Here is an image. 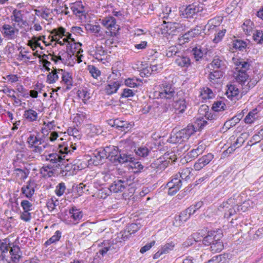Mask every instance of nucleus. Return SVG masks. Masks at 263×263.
Instances as JSON below:
<instances>
[{
    "label": "nucleus",
    "instance_id": "nucleus-1",
    "mask_svg": "<svg viewBox=\"0 0 263 263\" xmlns=\"http://www.w3.org/2000/svg\"><path fill=\"white\" fill-rule=\"evenodd\" d=\"M223 234L221 230L208 231L202 239L205 246H210L211 250L213 253L220 252L223 249V243L221 240Z\"/></svg>",
    "mask_w": 263,
    "mask_h": 263
},
{
    "label": "nucleus",
    "instance_id": "nucleus-2",
    "mask_svg": "<svg viewBox=\"0 0 263 263\" xmlns=\"http://www.w3.org/2000/svg\"><path fill=\"white\" fill-rule=\"evenodd\" d=\"M104 150L107 151L106 158H108L115 165L126 163L133 159L129 152L120 150L116 146H106Z\"/></svg>",
    "mask_w": 263,
    "mask_h": 263
},
{
    "label": "nucleus",
    "instance_id": "nucleus-3",
    "mask_svg": "<svg viewBox=\"0 0 263 263\" xmlns=\"http://www.w3.org/2000/svg\"><path fill=\"white\" fill-rule=\"evenodd\" d=\"M134 177L129 176V178L124 177L122 179L115 180L109 187L106 190L107 193L105 194L110 195L111 192L117 193L123 192L127 186H130L133 183Z\"/></svg>",
    "mask_w": 263,
    "mask_h": 263
},
{
    "label": "nucleus",
    "instance_id": "nucleus-4",
    "mask_svg": "<svg viewBox=\"0 0 263 263\" xmlns=\"http://www.w3.org/2000/svg\"><path fill=\"white\" fill-rule=\"evenodd\" d=\"M208 122L206 121H202L200 120L198 123H195V124H189L186 128L181 129V130L185 136V138L187 140L197 130H200L203 128Z\"/></svg>",
    "mask_w": 263,
    "mask_h": 263
},
{
    "label": "nucleus",
    "instance_id": "nucleus-5",
    "mask_svg": "<svg viewBox=\"0 0 263 263\" xmlns=\"http://www.w3.org/2000/svg\"><path fill=\"white\" fill-rule=\"evenodd\" d=\"M19 30L15 27V24L13 26L9 24H5L1 28V32L3 36L8 40L15 39L18 33Z\"/></svg>",
    "mask_w": 263,
    "mask_h": 263
},
{
    "label": "nucleus",
    "instance_id": "nucleus-6",
    "mask_svg": "<svg viewBox=\"0 0 263 263\" xmlns=\"http://www.w3.org/2000/svg\"><path fill=\"white\" fill-rule=\"evenodd\" d=\"M107 151L101 148L96 149L92 154L91 158L88 160L89 164H93L94 165H98L103 163V160L106 158Z\"/></svg>",
    "mask_w": 263,
    "mask_h": 263
},
{
    "label": "nucleus",
    "instance_id": "nucleus-7",
    "mask_svg": "<svg viewBox=\"0 0 263 263\" xmlns=\"http://www.w3.org/2000/svg\"><path fill=\"white\" fill-rule=\"evenodd\" d=\"M167 164V161H163L161 159H157L149 165H145L146 173H152L154 171H156L157 173L159 171L165 169Z\"/></svg>",
    "mask_w": 263,
    "mask_h": 263
},
{
    "label": "nucleus",
    "instance_id": "nucleus-8",
    "mask_svg": "<svg viewBox=\"0 0 263 263\" xmlns=\"http://www.w3.org/2000/svg\"><path fill=\"white\" fill-rule=\"evenodd\" d=\"M182 185L181 179L174 176L172 180L167 183V186L168 188V194L171 196L175 195L180 190Z\"/></svg>",
    "mask_w": 263,
    "mask_h": 263
},
{
    "label": "nucleus",
    "instance_id": "nucleus-9",
    "mask_svg": "<svg viewBox=\"0 0 263 263\" xmlns=\"http://www.w3.org/2000/svg\"><path fill=\"white\" fill-rule=\"evenodd\" d=\"M108 124L112 127H114L122 132H126L130 128V124L127 121L120 120L118 119L110 120Z\"/></svg>",
    "mask_w": 263,
    "mask_h": 263
},
{
    "label": "nucleus",
    "instance_id": "nucleus-10",
    "mask_svg": "<svg viewBox=\"0 0 263 263\" xmlns=\"http://www.w3.org/2000/svg\"><path fill=\"white\" fill-rule=\"evenodd\" d=\"M40 135L39 133H36V135L30 134L28 137L27 143L28 144L29 148H31L36 145H41L44 143V139L40 137Z\"/></svg>",
    "mask_w": 263,
    "mask_h": 263
},
{
    "label": "nucleus",
    "instance_id": "nucleus-11",
    "mask_svg": "<svg viewBox=\"0 0 263 263\" xmlns=\"http://www.w3.org/2000/svg\"><path fill=\"white\" fill-rule=\"evenodd\" d=\"M199 11L198 7L194 5H189L182 11L181 15L184 18H193Z\"/></svg>",
    "mask_w": 263,
    "mask_h": 263
},
{
    "label": "nucleus",
    "instance_id": "nucleus-12",
    "mask_svg": "<svg viewBox=\"0 0 263 263\" xmlns=\"http://www.w3.org/2000/svg\"><path fill=\"white\" fill-rule=\"evenodd\" d=\"M175 63L178 66L185 69L189 67L192 64L190 58L187 55H182L181 53L177 55L175 60Z\"/></svg>",
    "mask_w": 263,
    "mask_h": 263
},
{
    "label": "nucleus",
    "instance_id": "nucleus-13",
    "mask_svg": "<svg viewBox=\"0 0 263 263\" xmlns=\"http://www.w3.org/2000/svg\"><path fill=\"white\" fill-rule=\"evenodd\" d=\"M175 93L174 87L172 85H165L159 92V96L161 98L170 99L174 97Z\"/></svg>",
    "mask_w": 263,
    "mask_h": 263
},
{
    "label": "nucleus",
    "instance_id": "nucleus-14",
    "mask_svg": "<svg viewBox=\"0 0 263 263\" xmlns=\"http://www.w3.org/2000/svg\"><path fill=\"white\" fill-rule=\"evenodd\" d=\"M60 174L62 176L67 177L70 176L75 174L76 171L74 170V164L72 163H67L66 164H62L60 165Z\"/></svg>",
    "mask_w": 263,
    "mask_h": 263
},
{
    "label": "nucleus",
    "instance_id": "nucleus-15",
    "mask_svg": "<svg viewBox=\"0 0 263 263\" xmlns=\"http://www.w3.org/2000/svg\"><path fill=\"white\" fill-rule=\"evenodd\" d=\"M82 46V44L78 42L76 43L74 39H72V42H68L66 45V50L69 53L71 54H74L75 53L79 54L81 52H83L82 49L81 47Z\"/></svg>",
    "mask_w": 263,
    "mask_h": 263
},
{
    "label": "nucleus",
    "instance_id": "nucleus-16",
    "mask_svg": "<svg viewBox=\"0 0 263 263\" xmlns=\"http://www.w3.org/2000/svg\"><path fill=\"white\" fill-rule=\"evenodd\" d=\"M233 60L235 65L236 66L237 71L247 72L250 68L251 64L248 62V60L247 61L243 59H233Z\"/></svg>",
    "mask_w": 263,
    "mask_h": 263
},
{
    "label": "nucleus",
    "instance_id": "nucleus-17",
    "mask_svg": "<svg viewBox=\"0 0 263 263\" xmlns=\"http://www.w3.org/2000/svg\"><path fill=\"white\" fill-rule=\"evenodd\" d=\"M121 85L119 81H110L105 86V91L107 95L116 93Z\"/></svg>",
    "mask_w": 263,
    "mask_h": 263
},
{
    "label": "nucleus",
    "instance_id": "nucleus-18",
    "mask_svg": "<svg viewBox=\"0 0 263 263\" xmlns=\"http://www.w3.org/2000/svg\"><path fill=\"white\" fill-rule=\"evenodd\" d=\"M59 71H61L62 82L66 85V89H70L72 86V79L70 74L63 70L59 69Z\"/></svg>",
    "mask_w": 263,
    "mask_h": 263
},
{
    "label": "nucleus",
    "instance_id": "nucleus-19",
    "mask_svg": "<svg viewBox=\"0 0 263 263\" xmlns=\"http://www.w3.org/2000/svg\"><path fill=\"white\" fill-rule=\"evenodd\" d=\"M249 76L247 72L238 71L236 74L235 79L237 82L242 86V91H243V86L246 85V83L248 82Z\"/></svg>",
    "mask_w": 263,
    "mask_h": 263
},
{
    "label": "nucleus",
    "instance_id": "nucleus-20",
    "mask_svg": "<svg viewBox=\"0 0 263 263\" xmlns=\"http://www.w3.org/2000/svg\"><path fill=\"white\" fill-rule=\"evenodd\" d=\"M210 66L214 69L222 70L225 67L224 62L219 57H214Z\"/></svg>",
    "mask_w": 263,
    "mask_h": 263
},
{
    "label": "nucleus",
    "instance_id": "nucleus-21",
    "mask_svg": "<svg viewBox=\"0 0 263 263\" xmlns=\"http://www.w3.org/2000/svg\"><path fill=\"white\" fill-rule=\"evenodd\" d=\"M21 191L22 194H24L25 197L27 198H31L34 193V187L31 185V182L29 181L27 182L26 185H24Z\"/></svg>",
    "mask_w": 263,
    "mask_h": 263
},
{
    "label": "nucleus",
    "instance_id": "nucleus-22",
    "mask_svg": "<svg viewBox=\"0 0 263 263\" xmlns=\"http://www.w3.org/2000/svg\"><path fill=\"white\" fill-rule=\"evenodd\" d=\"M174 101V108L176 111H178V112H176V114L183 113L185 111V109L186 107L185 99H179L177 100L176 99Z\"/></svg>",
    "mask_w": 263,
    "mask_h": 263
},
{
    "label": "nucleus",
    "instance_id": "nucleus-23",
    "mask_svg": "<svg viewBox=\"0 0 263 263\" xmlns=\"http://www.w3.org/2000/svg\"><path fill=\"white\" fill-rule=\"evenodd\" d=\"M116 23V19L112 17H106L104 18L102 21V24L110 30V32L111 33L112 28H115Z\"/></svg>",
    "mask_w": 263,
    "mask_h": 263
},
{
    "label": "nucleus",
    "instance_id": "nucleus-24",
    "mask_svg": "<svg viewBox=\"0 0 263 263\" xmlns=\"http://www.w3.org/2000/svg\"><path fill=\"white\" fill-rule=\"evenodd\" d=\"M23 117L29 122H34L36 121L38 114L35 110L29 109L24 111Z\"/></svg>",
    "mask_w": 263,
    "mask_h": 263
},
{
    "label": "nucleus",
    "instance_id": "nucleus-25",
    "mask_svg": "<svg viewBox=\"0 0 263 263\" xmlns=\"http://www.w3.org/2000/svg\"><path fill=\"white\" fill-rule=\"evenodd\" d=\"M9 248H11L10 244L0 240V260H6V254L8 253Z\"/></svg>",
    "mask_w": 263,
    "mask_h": 263
},
{
    "label": "nucleus",
    "instance_id": "nucleus-26",
    "mask_svg": "<svg viewBox=\"0 0 263 263\" xmlns=\"http://www.w3.org/2000/svg\"><path fill=\"white\" fill-rule=\"evenodd\" d=\"M134 152L137 156L145 158L151 153V149L145 146H140L135 148Z\"/></svg>",
    "mask_w": 263,
    "mask_h": 263
},
{
    "label": "nucleus",
    "instance_id": "nucleus-27",
    "mask_svg": "<svg viewBox=\"0 0 263 263\" xmlns=\"http://www.w3.org/2000/svg\"><path fill=\"white\" fill-rule=\"evenodd\" d=\"M130 155L132 156L133 159L131 160L128 161L127 162H130L131 163V165H130L131 167L133 168L137 169V171H136L137 172H146L145 165H143L141 163V162H140L139 161H136V160L135 158V157H134V156L132 154H131L130 153Z\"/></svg>",
    "mask_w": 263,
    "mask_h": 263
},
{
    "label": "nucleus",
    "instance_id": "nucleus-28",
    "mask_svg": "<svg viewBox=\"0 0 263 263\" xmlns=\"http://www.w3.org/2000/svg\"><path fill=\"white\" fill-rule=\"evenodd\" d=\"M186 140L187 139L185 138V136L181 130L172 136L170 139V142L173 143H181Z\"/></svg>",
    "mask_w": 263,
    "mask_h": 263
},
{
    "label": "nucleus",
    "instance_id": "nucleus-29",
    "mask_svg": "<svg viewBox=\"0 0 263 263\" xmlns=\"http://www.w3.org/2000/svg\"><path fill=\"white\" fill-rule=\"evenodd\" d=\"M107 53V51L102 46L97 45L95 47V53L93 55L98 60L102 61L103 60L102 57L106 55Z\"/></svg>",
    "mask_w": 263,
    "mask_h": 263
},
{
    "label": "nucleus",
    "instance_id": "nucleus-30",
    "mask_svg": "<svg viewBox=\"0 0 263 263\" xmlns=\"http://www.w3.org/2000/svg\"><path fill=\"white\" fill-rule=\"evenodd\" d=\"M233 47L236 50H238L241 51H247L248 47V43L246 41H244L241 40H236L233 42Z\"/></svg>",
    "mask_w": 263,
    "mask_h": 263
},
{
    "label": "nucleus",
    "instance_id": "nucleus-31",
    "mask_svg": "<svg viewBox=\"0 0 263 263\" xmlns=\"http://www.w3.org/2000/svg\"><path fill=\"white\" fill-rule=\"evenodd\" d=\"M65 155L62 156L58 153H51L46 156V160L49 161L52 163H57L61 162V161L65 159Z\"/></svg>",
    "mask_w": 263,
    "mask_h": 263
},
{
    "label": "nucleus",
    "instance_id": "nucleus-32",
    "mask_svg": "<svg viewBox=\"0 0 263 263\" xmlns=\"http://www.w3.org/2000/svg\"><path fill=\"white\" fill-rule=\"evenodd\" d=\"M59 69L55 68L48 74L47 80L48 83L53 84L59 79V74L61 73V71H59Z\"/></svg>",
    "mask_w": 263,
    "mask_h": 263
},
{
    "label": "nucleus",
    "instance_id": "nucleus-33",
    "mask_svg": "<svg viewBox=\"0 0 263 263\" xmlns=\"http://www.w3.org/2000/svg\"><path fill=\"white\" fill-rule=\"evenodd\" d=\"M191 173L190 168L186 167L183 168L179 172L178 174H177L175 176L181 179L182 180L187 181L190 179V174Z\"/></svg>",
    "mask_w": 263,
    "mask_h": 263
},
{
    "label": "nucleus",
    "instance_id": "nucleus-34",
    "mask_svg": "<svg viewBox=\"0 0 263 263\" xmlns=\"http://www.w3.org/2000/svg\"><path fill=\"white\" fill-rule=\"evenodd\" d=\"M212 71H210L209 74V79L210 82H213L216 80L220 79L223 74V72L221 70H215L211 68Z\"/></svg>",
    "mask_w": 263,
    "mask_h": 263
},
{
    "label": "nucleus",
    "instance_id": "nucleus-35",
    "mask_svg": "<svg viewBox=\"0 0 263 263\" xmlns=\"http://www.w3.org/2000/svg\"><path fill=\"white\" fill-rule=\"evenodd\" d=\"M20 145L21 146V148L16 151L17 153L16 155V159L21 161L27 157V149L26 148L25 144H21Z\"/></svg>",
    "mask_w": 263,
    "mask_h": 263
},
{
    "label": "nucleus",
    "instance_id": "nucleus-36",
    "mask_svg": "<svg viewBox=\"0 0 263 263\" xmlns=\"http://www.w3.org/2000/svg\"><path fill=\"white\" fill-rule=\"evenodd\" d=\"M205 149V146L200 145H199L196 148L192 149L190 151L187 155L190 158L195 159L197 158L199 155L201 154Z\"/></svg>",
    "mask_w": 263,
    "mask_h": 263
},
{
    "label": "nucleus",
    "instance_id": "nucleus-37",
    "mask_svg": "<svg viewBox=\"0 0 263 263\" xmlns=\"http://www.w3.org/2000/svg\"><path fill=\"white\" fill-rule=\"evenodd\" d=\"M192 53L196 61H198L202 58L204 51L201 46H198L193 48Z\"/></svg>",
    "mask_w": 263,
    "mask_h": 263
},
{
    "label": "nucleus",
    "instance_id": "nucleus-38",
    "mask_svg": "<svg viewBox=\"0 0 263 263\" xmlns=\"http://www.w3.org/2000/svg\"><path fill=\"white\" fill-rule=\"evenodd\" d=\"M142 81L137 78H128L125 80L126 86L131 88L137 87L141 85Z\"/></svg>",
    "mask_w": 263,
    "mask_h": 263
},
{
    "label": "nucleus",
    "instance_id": "nucleus-39",
    "mask_svg": "<svg viewBox=\"0 0 263 263\" xmlns=\"http://www.w3.org/2000/svg\"><path fill=\"white\" fill-rule=\"evenodd\" d=\"M228 87V88L226 93L228 98L237 97L238 96L239 90L235 85L231 84Z\"/></svg>",
    "mask_w": 263,
    "mask_h": 263
},
{
    "label": "nucleus",
    "instance_id": "nucleus-40",
    "mask_svg": "<svg viewBox=\"0 0 263 263\" xmlns=\"http://www.w3.org/2000/svg\"><path fill=\"white\" fill-rule=\"evenodd\" d=\"M202 28L201 26H197L194 29L189 31L187 33H185L184 35V37L186 39H189V37L193 38L195 37L196 35H199L201 33V31Z\"/></svg>",
    "mask_w": 263,
    "mask_h": 263
},
{
    "label": "nucleus",
    "instance_id": "nucleus-41",
    "mask_svg": "<svg viewBox=\"0 0 263 263\" xmlns=\"http://www.w3.org/2000/svg\"><path fill=\"white\" fill-rule=\"evenodd\" d=\"M69 214L70 216L74 220H78L81 219L83 217L82 211L79 209H77L75 207H72L69 210Z\"/></svg>",
    "mask_w": 263,
    "mask_h": 263
},
{
    "label": "nucleus",
    "instance_id": "nucleus-42",
    "mask_svg": "<svg viewBox=\"0 0 263 263\" xmlns=\"http://www.w3.org/2000/svg\"><path fill=\"white\" fill-rule=\"evenodd\" d=\"M106 247L107 249L108 254H112L117 252L120 248V246L117 242V241L115 242L114 241L108 242Z\"/></svg>",
    "mask_w": 263,
    "mask_h": 263
},
{
    "label": "nucleus",
    "instance_id": "nucleus-43",
    "mask_svg": "<svg viewBox=\"0 0 263 263\" xmlns=\"http://www.w3.org/2000/svg\"><path fill=\"white\" fill-rule=\"evenodd\" d=\"M216 20L215 19H211L208 21V23L204 27V29L208 30L209 33L213 31H217V25H216Z\"/></svg>",
    "mask_w": 263,
    "mask_h": 263
},
{
    "label": "nucleus",
    "instance_id": "nucleus-44",
    "mask_svg": "<svg viewBox=\"0 0 263 263\" xmlns=\"http://www.w3.org/2000/svg\"><path fill=\"white\" fill-rule=\"evenodd\" d=\"M12 21L15 23H22L23 20V14L21 10L14 9L12 12Z\"/></svg>",
    "mask_w": 263,
    "mask_h": 263
},
{
    "label": "nucleus",
    "instance_id": "nucleus-45",
    "mask_svg": "<svg viewBox=\"0 0 263 263\" xmlns=\"http://www.w3.org/2000/svg\"><path fill=\"white\" fill-rule=\"evenodd\" d=\"M150 67L152 72H158L162 68L161 61L157 59H152Z\"/></svg>",
    "mask_w": 263,
    "mask_h": 263
},
{
    "label": "nucleus",
    "instance_id": "nucleus-46",
    "mask_svg": "<svg viewBox=\"0 0 263 263\" xmlns=\"http://www.w3.org/2000/svg\"><path fill=\"white\" fill-rule=\"evenodd\" d=\"M61 237V231L58 230L55 232L54 234L51 238H50V239L45 242V245L46 246H48L52 243H54L59 241Z\"/></svg>",
    "mask_w": 263,
    "mask_h": 263
},
{
    "label": "nucleus",
    "instance_id": "nucleus-47",
    "mask_svg": "<svg viewBox=\"0 0 263 263\" xmlns=\"http://www.w3.org/2000/svg\"><path fill=\"white\" fill-rule=\"evenodd\" d=\"M181 53V52L176 46H171L168 47L166 50V56H167L168 58L173 57V55H176L177 57V55L180 54Z\"/></svg>",
    "mask_w": 263,
    "mask_h": 263
},
{
    "label": "nucleus",
    "instance_id": "nucleus-48",
    "mask_svg": "<svg viewBox=\"0 0 263 263\" xmlns=\"http://www.w3.org/2000/svg\"><path fill=\"white\" fill-rule=\"evenodd\" d=\"M253 37L257 44H262L263 43V31L255 30V32L253 33Z\"/></svg>",
    "mask_w": 263,
    "mask_h": 263
},
{
    "label": "nucleus",
    "instance_id": "nucleus-49",
    "mask_svg": "<svg viewBox=\"0 0 263 263\" xmlns=\"http://www.w3.org/2000/svg\"><path fill=\"white\" fill-rule=\"evenodd\" d=\"M226 108V105L221 101L215 102L212 106V109L215 111L224 110Z\"/></svg>",
    "mask_w": 263,
    "mask_h": 263
},
{
    "label": "nucleus",
    "instance_id": "nucleus-50",
    "mask_svg": "<svg viewBox=\"0 0 263 263\" xmlns=\"http://www.w3.org/2000/svg\"><path fill=\"white\" fill-rule=\"evenodd\" d=\"M86 28L87 30H89L91 32L98 34L99 35H102V32H101V27L98 25H92V24H87Z\"/></svg>",
    "mask_w": 263,
    "mask_h": 263
},
{
    "label": "nucleus",
    "instance_id": "nucleus-51",
    "mask_svg": "<svg viewBox=\"0 0 263 263\" xmlns=\"http://www.w3.org/2000/svg\"><path fill=\"white\" fill-rule=\"evenodd\" d=\"M68 134L72 136L74 138L77 139H80L81 138V134L78 128L76 127H70L67 130Z\"/></svg>",
    "mask_w": 263,
    "mask_h": 263
},
{
    "label": "nucleus",
    "instance_id": "nucleus-52",
    "mask_svg": "<svg viewBox=\"0 0 263 263\" xmlns=\"http://www.w3.org/2000/svg\"><path fill=\"white\" fill-rule=\"evenodd\" d=\"M253 22L251 21L250 20H246L243 25H242V28L243 29V31L248 34H250L251 32L252 31V25H253Z\"/></svg>",
    "mask_w": 263,
    "mask_h": 263
},
{
    "label": "nucleus",
    "instance_id": "nucleus-53",
    "mask_svg": "<svg viewBox=\"0 0 263 263\" xmlns=\"http://www.w3.org/2000/svg\"><path fill=\"white\" fill-rule=\"evenodd\" d=\"M174 263H194L193 258L190 256H182L176 258Z\"/></svg>",
    "mask_w": 263,
    "mask_h": 263
},
{
    "label": "nucleus",
    "instance_id": "nucleus-54",
    "mask_svg": "<svg viewBox=\"0 0 263 263\" xmlns=\"http://www.w3.org/2000/svg\"><path fill=\"white\" fill-rule=\"evenodd\" d=\"M66 190V186L64 182L60 183L55 188V193L56 195L60 197L63 195Z\"/></svg>",
    "mask_w": 263,
    "mask_h": 263
},
{
    "label": "nucleus",
    "instance_id": "nucleus-55",
    "mask_svg": "<svg viewBox=\"0 0 263 263\" xmlns=\"http://www.w3.org/2000/svg\"><path fill=\"white\" fill-rule=\"evenodd\" d=\"M213 155H212L211 153H209L206 155L203 156L201 158H199V160L204 166L209 164L213 159Z\"/></svg>",
    "mask_w": 263,
    "mask_h": 263
},
{
    "label": "nucleus",
    "instance_id": "nucleus-56",
    "mask_svg": "<svg viewBox=\"0 0 263 263\" xmlns=\"http://www.w3.org/2000/svg\"><path fill=\"white\" fill-rule=\"evenodd\" d=\"M59 153L61 154L60 155H68L69 153H71V149L67 144H59Z\"/></svg>",
    "mask_w": 263,
    "mask_h": 263
},
{
    "label": "nucleus",
    "instance_id": "nucleus-57",
    "mask_svg": "<svg viewBox=\"0 0 263 263\" xmlns=\"http://www.w3.org/2000/svg\"><path fill=\"white\" fill-rule=\"evenodd\" d=\"M256 113V109L253 110L252 111H250L244 119L245 122L247 124L253 123L255 118V116Z\"/></svg>",
    "mask_w": 263,
    "mask_h": 263
},
{
    "label": "nucleus",
    "instance_id": "nucleus-58",
    "mask_svg": "<svg viewBox=\"0 0 263 263\" xmlns=\"http://www.w3.org/2000/svg\"><path fill=\"white\" fill-rule=\"evenodd\" d=\"M78 96L82 98L83 100L87 101L90 98V93L86 89L78 90Z\"/></svg>",
    "mask_w": 263,
    "mask_h": 263
},
{
    "label": "nucleus",
    "instance_id": "nucleus-59",
    "mask_svg": "<svg viewBox=\"0 0 263 263\" xmlns=\"http://www.w3.org/2000/svg\"><path fill=\"white\" fill-rule=\"evenodd\" d=\"M257 83L256 80H250L248 82L247 84L243 86L242 94L245 95L251 88L254 87Z\"/></svg>",
    "mask_w": 263,
    "mask_h": 263
},
{
    "label": "nucleus",
    "instance_id": "nucleus-60",
    "mask_svg": "<svg viewBox=\"0 0 263 263\" xmlns=\"http://www.w3.org/2000/svg\"><path fill=\"white\" fill-rule=\"evenodd\" d=\"M175 247V243L171 241L170 242L166 243L161 248V250L164 254H167L172 251Z\"/></svg>",
    "mask_w": 263,
    "mask_h": 263
},
{
    "label": "nucleus",
    "instance_id": "nucleus-61",
    "mask_svg": "<svg viewBox=\"0 0 263 263\" xmlns=\"http://www.w3.org/2000/svg\"><path fill=\"white\" fill-rule=\"evenodd\" d=\"M79 7H81L82 9H83V5L81 2H76L73 6L71 7V9L75 14H80L82 13L83 11L79 9Z\"/></svg>",
    "mask_w": 263,
    "mask_h": 263
},
{
    "label": "nucleus",
    "instance_id": "nucleus-62",
    "mask_svg": "<svg viewBox=\"0 0 263 263\" xmlns=\"http://www.w3.org/2000/svg\"><path fill=\"white\" fill-rule=\"evenodd\" d=\"M74 170L76 172L80 170H82L86 167L87 164L86 162H82L80 160L74 161Z\"/></svg>",
    "mask_w": 263,
    "mask_h": 263
},
{
    "label": "nucleus",
    "instance_id": "nucleus-63",
    "mask_svg": "<svg viewBox=\"0 0 263 263\" xmlns=\"http://www.w3.org/2000/svg\"><path fill=\"white\" fill-rule=\"evenodd\" d=\"M58 204V200L55 198H51L47 202V206L49 210L53 211Z\"/></svg>",
    "mask_w": 263,
    "mask_h": 263
},
{
    "label": "nucleus",
    "instance_id": "nucleus-64",
    "mask_svg": "<svg viewBox=\"0 0 263 263\" xmlns=\"http://www.w3.org/2000/svg\"><path fill=\"white\" fill-rule=\"evenodd\" d=\"M141 225L140 223H131L127 228V230L132 234L135 233L140 228Z\"/></svg>",
    "mask_w": 263,
    "mask_h": 263
}]
</instances>
